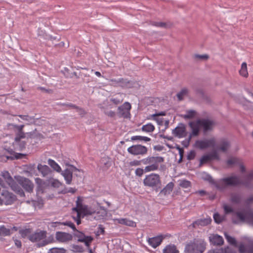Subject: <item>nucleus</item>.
<instances>
[{
  "mask_svg": "<svg viewBox=\"0 0 253 253\" xmlns=\"http://www.w3.org/2000/svg\"><path fill=\"white\" fill-rule=\"evenodd\" d=\"M253 180V171H252L244 180H241L239 176L233 175L219 180L216 183V186L221 190L224 189L228 186H235L239 184H242L248 187L250 186V183Z\"/></svg>",
  "mask_w": 253,
  "mask_h": 253,
  "instance_id": "nucleus-1",
  "label": "nucleus"
},
{
  "mask_svg": "<svg viewBox=\"0 0 253 253\" xmlns=\"http://www.w3.org/2000/svg\"><path fill=\"white\" fill-rule=\"evenodd\" d=\"M73 212L76 214V216L73 215V217L79 225L81 223V217L94 214L96 212V210L92 207L84 205L83 198L78 197L76 201V207L73 209Z\"/></svg>",
  "mask_w": 253,
  "mask_h": 253,
  "instance_id": "nucleus-2",
  "label": "nucleus"
},
{
  "mask_svg": "<svg viewBox=\"0 0 253 253\" xmlns=\"http://www.w3.org/2000/svg\"><path fill=\"white\" fill-rule=\"evenodd\" d=\"M66 225L71 228L74 231H75L74 235L78 238V241L80 242L84 243L85 245L87 248H89L90 243L93 241V238L90 236H86L83 232H80L76 230L75 225L71 221H66L62 223L55 222L51 223L52 227H55L57 225Z\"/></svg>",
  "mask_w": 253,
  "mask_h": 253,
  "instance_id": "nucleus-3",
  "label": "nucleus"
},
{
  "mask_svg": "<svg viewBox=\"0 0 253 253\" xmlns=\"http://www.w3.org/2000/svg\"><path fill=\"white\" fill-rule=\"evenodd\" d=\"M164 161V158L160 156H150L141 160L142 164L146 165L145 172L157 170L159 165Z\"/></svg>",
  "mask_w": 253,
  "mask_h": 253,
  "instance_id": "nucleus-4",
  "label": "nucleus"
},
{
  "mask_svg": "<svg viewBox=\"0 0 253 253\" xmlns=\"http://www.w3.org/2000/svg\"><path fill=\"white\" fill-rule=\"evenodd\" d=\"M35 180L37 184L36 191L38 197L36 200H33L31 202L35 208H41L43 204V201L41 197H39V195L44 192L45 189V183L42 179L38 177L36 178ZM27 203H30V202L27 201Z\"/></svg>",
  "mask_w": 253,
  "mask_h": 253,
  "instance_id": "nucleus-5",
  "label": "nucleus"
},
{
  "mask_svg": "<svg viewBox=\"0 0 253 253\" xmlns=\"http://www.w3.org/2000/svg\"><path fill=\"white\" fill-rule=\"evenodd\" d=\"M206 243L202 239H195L187 244L185 253H203L206 249Z\"/></svg>",
  "mask_w": 253,
  "mask_h": 253,
  "instance_id": "nucleus-6",
  "label": "nucleus"
},
{
  "mask_svg": "<svg viewBox=\"0 0 253 253\" xmlns=\"http://www.w3.org/2000/svg\"><path fill=\"white\" fill-rule=\"evenodd\" d=\"M144 186L155 188L161 185L160 176L157 173H151L147 175L143 181Z\"/></svg>",
  "mask_w": 253,
  "mask_h": 253,
  "instance_id": "nucleus-7",
  "label": "nucleus"
},
{
  "mask_svg": "<svg viewBox=\"0 0 253 253\" xmlns=\"http://www.w3.org/2000/svg\"><path fill=\"white\" fill-rule=\"evenodd\" d=\"M46 232L44 231H39L31 234L29 237V240L32 242L38 243V247H42L48 244L46 240Z\"/></svg>",
  "mask_w": 253,
  "mask_h": 253,
  "instance_id": "nucleus-8",
  "label": "nucleus"
},
{
  "mask_svg": "<svg viewBox=\"0 0 253 253\" xmlns=\"http://www.w3.org/2000/svg\"><path fill=\"white\" fill-rule=\"evenodd\" d=\"M217 140L215 137H211L208 139H203L197 140L194 146L200 149H205L209 147L214 148Z\"/></svg>",
  "mask_w": 253,
  "mask_h": 253,
  "instance_id": "nucleus-9",
  "label": "nucleus"
},
{
  "mask_svg": "<svg viewBox=\"0 0 253 253\" xmlns=\"http://www.w3.org/2000/svg\"><path fill=\"white\" fill-rule=\"evenodd\" d=\"M25 141L18 140L17 142L15 139L12 145L9 146L5 145L3 146V149L9 154H12L15 151H22L25 148Z\"/></svg>",
  "mask_w": 253,
  "mask_h": 253,
  "instance_id": "nucleus-10",
  "label": "nucleus"
},
{
  "mask_svg": "<svg viewBox=\"0 0 253 253\" xmlns=\"http://www.w3.org/2000/svg\"><path fill=\"white\" fill-rule=\"evenodd\" d=\"M127 152L133 155H144L147 154V148L141 145H134L127 149Z\"/></svg>",
  "mask_w": 253,
  "mask_h": 253,
  "instance_id": "nucleus-11",
  "label": "nucleus"
},
{
  "mask_svg": "<svg viewBox=\"0 0 253 253\" xmlns=\"http://www.w3.org/2000/svg\"><path fill=\"white\" fill-rule=\"evenodd\" d=\"M236 216L239 221L247 222L253 226V212L250 211L248 212H238Z\"/></svg>",
  "mask_w": 253,
  "mask_h": 253,
  "instance_id": "nucleus-12",
  "label": "nucleus"
},
{
  "mask_svg": "<svg viewBox=\"0 0 253 253\" xmlns=\"http://www.w3.org/2000/svg\"><path fill=\"white\" fill-rule=\"evenodd\" d=\"M77 169L73 166H70L69 168L61 171V174L63 176L66 184H70L72 181L73 173L77 170Z\"/></svg>",
  "mask_w": 253,
  "mask_h": 253,
  "instance_id": "nucleus-13",
  "label": "nucleus"
},
{
  "mask_svg": "<svg viewBox=\"0 0 253 253\" xmlns=\"http://www.w3.org/2000/svg\"><path fill=\"white\" fill-rule=\"evenodd\" d=\"M17 181L28 192H31L33 190L34 184L33 182L28 178L19 176L16 178Z\"/></svg>",
  "mask_w": 253,
  "mask_h": 253,
  "instance_id": "nucleus-14",
  "label": "nucleus"
},
{
  "mask_svg": "<svg viewBox=\"0 0 253 253\" xmlns=\"http://www.w3.org/2000/svg\"><path fill=\"white\" fill-rule=\"evenodd\" d=\"M219 156L216 150H213L208 154L203 156L200 161V166L212 160H219Z\"/></svg>",
  "mask_w": 253,
  "mask_h": 253,
  "instance_id": "nucleus-15",
  "label": "nucleus"
},
{
  "mask_svg": "<svg viewBox=\"0 0 253 253\" xmlns=\"http://www.w3.org/2000/svg\"><path fill=\"white\" fill-rule=\"evenodd\" d=\"M189 125L191 128V133L189 135V139L190 140L192 136H196L198 135L201 126L200 124V120L196 121L191 122L189 123Z\"/></svg>",
  "mask_w": 253,
  "mask_h": 253,
  "instance_id": "nucleus-16",
  "label": "nucleus"
},
{
  "mask_svg": "<svg viewBox=\"0 0 253 253\" xmlns=\"http://www.w3.org/2000/svg\"><path fill=\"white\" fill-rule=\"evenodd\" d=\"M172 134L178 138L184 137L186 135L185 126L183 124H179L177 127L172 130Z\"/></svg>",
  "mask_w": 253,
  "mask_h": 253,
  "instance_id": "nucleus-17",
  "label": "nucleus"
},
{
  "mask_svg": "<svg viewBox=\"0 0 253 253\" xmlns=\"http://www.w3.org/2000/svg\"><path fill=\"white\" fill-rule=\"evenodd\" d=\"M56 240L60 243H66L72 239V235L69 233L63 232H57L55 234Z\"/></svg>",
  "mask_w": 253,
  "mask_h": 253,
  "instance_id": "nucleus-18",
  "label": "nucleus"
},
{
  "mask_svg": "<svg viewBox=\"0 0 253 253\" xmlns=\"http://www.w3.org/2000/svg\"><path fill=\"white\" fill-rule=\"evenodd\" d=\"M131 109V105L129 103L126 102L123 105L118 107V113L124 117H127L129 115Z\"/></svg>",
  "mask_w": 253,
  "mask_h": 253,
  "instance_id": "nucleus-19",
  "label": "nucleus"
},
{
  "mask_svg": "<svg viewBox=\"0 0 253 253\" xmlns=\"http://www.w3.org/2000/svg\"><path fill=\"white\" fill-rule=\"evenodd\" d=\"M218 142V146L217 147V150H219L223 152H225L230 147L229 141L225 138H222L219 141L216 142Z\"/></svg>",
  "mask_w": 253,
  "mask_h": 253,
  "instance_id": "nucleus-20",
  "label": "nucleus"
},
{
  "mask_svg": "<svg viewBox=\"0 0 253 253\" xmlns=\"http://www.w3.org/2000/svg\"><path fill=\"white\" fill-rule=\"evenodd\" d=\"M209 240L211 243L216 246H221L224 243L223 238L217 234L211 235L209 237Z\"/></svg>",
  "mask_w": 253,
  "mask_h": 253,
  "instance_id": "nucleus-21",
  "label": "nucleus"
},
{
  "mask_svg": "<svg viewBox=\"0 0 253 253\" xmlns=\"http://www.w3.org/2000/svg\"><path fill=\"white\" fill-rule=\"evenodd\" d=\"M2 198L4 203L6 205H10L16 199L15 195L7 191H4L2 194Z\"/></svg>",
  "mask_w": 253,
  "mask_h": 253,
  "instance_id": "nucleus-22",
  "label": "nucleus"
},
{
  "mask_svg": "<svg viewBox=\"0 0 253 253\" xmlns=\"http://www.w3.org/2000/svg\"><path fill=\"white\" fill-rule=\"evenodd\" d=\"M164 239L162 235L158 236L157 237L149 238L148 240L149 244L154 248H156L159 246Z\"/></svg>",
  "mask_w": 253,
  "mask_h": 253,
  "instance_id": "nucleus-23",
  "label": "nucleus"
},
{
  "mask_svg": "<svg viewBox=\"0 0 253 253\" xmlns=\"http://www.w3.org/2000/svg\"><path fill=\"white\" fill-rule=\"evenodd\" d=\"M200 124L205 132L211 130L213 126V123L209 120H200Z\"/></svg>",
  "mask_w": 253,
  "mask_h": 253,
  "instance_id": "nucleus-24",
  "label": "nucleus"
},
{
  "mask_svg": "<svg viewBox=\"0 0 253 253\" xmlns=\"http://www.w3.org/2000/svg\"><path fill=\"white\" fill-rule=\"evenodd\" d=\"M17 228L15 227H6L4 225L0 226V236H6L10 235L13 231H16Z\"/></svg>",
  "mask_w": 253,
  "mask_h": 253,
  "instance_id": "nucleus-25",
  "label": "nucleus"
},
{
  "mask_svg": "<svg viewBox=\"0 0 253 253\" xmlns=\"http://www.w3.org/2000/svg\"><path fill=\"white\" fill-rule=\"evenodd\" d=\"M113 220L114 223L116 224L119 223L131 227H134L136 226V223L134 221L129 220L127 218H115L113 219Z\"/></svg>",
  "mask_w": 253,
  "mask_h": 253,
  "instance_id": "nucleus-26",
  "label": "nucleus"
},
{
  "mask_svg": "<svg viewBox=\"0 0 253 253\" xmlns=\"http://www.w3.org/2000/svg\"><path fill=\"white\" fill-rule=\"evenodd\" d=\"M37 169L43 177L47 176L51 172V170L48 166L42 165L41 164L38 165Z\"/></svg>",
  "mask_w": 253,
  "mask_h": 253,
  "instance_id": "nucleus-27",
  "label": "nucleus"
},
{
  "mask_svg": "<svg viewBox=\"0 0 253 253\" xmlns=\"http://www.w3.org/2000/svg\"><path fill=\"white\" fill-rule=\"evenodd\" d=\"M95 210H96V212L95 213H96L97 215L96 216H95V218L97 220L104 218L107 213V210L104 207L101 206H98V207L96 209H95Z\"/></svg>",
  "mask_w": 253,
  "mask_h": 253,
  "instance_id": "nucleus-28",
  "label": "nucleus"
},
{
  "mask_svg": "<svg viewBox=\"0 0 253 253\" xmlns=\"http://www.w3.org/2000/svg\"><path fill=\"white\" fill-rule=\"evenodd\" d=\"M174 187L173 182H169L160 192V194L165 196L169 195L172 192Z\"/></svg>",
  "mask_w": 253,
  "mask_h": 253,
  "instance_id": "nucleus-29",
  "label": "nucleus"
},
{
  "mask_svg": "<svg viewBox=\"0 0 253 253\" xmlns=\"http://www.w3.org/2000/svg\"><path fill=\"white\" fill-rule=\"evenodd\" d=\"M8 184L13 191L19 193L21 196L24 195L23 191L13 179L11 182H9Z\"/></svg>",
  "mask_w": 253,
  "mask_h": 253,
  "instance_id": "nucleus-30",
  "label": "nucleus"
},
{
  "mask_svg": "<svg viewBox=\"0 0 253 253\" xmlns=\"http://www.w3.org/2000/svg\"><path fill=\"white\" fill-rule=\"evenodd\" d=\"M33 135V132H32L27 133H24L23 131L18 132L15 139L17 142L18 140H21V139L23 138H31L32 137Z\"/></svg>",
  "mask_w": 253,
  "mask_h": 253,
  "instance_id": "nucleus-31",
  "label": "nucleus"
},
{
  "mask_svg": "<svg viewBox=\"0 0 253 253\" xmlns=\"http://www.w3.org/2000/svg\"><path fill=\"white\" fill-rule=\"evenodd\" d=\"M163 253H179V251L177 249L176 247L174 245H167L163 249Z\"/></svg>",
  "mask_w": 253,
  "mask_h": 253,
  "instance_id": "nucleus-32",
  "label": "nucleus"
},
{
  "mask_svg": "<svg viewBox=\"0 0 253 253\" xmlns=\"http://www.w3.org/2000/svg\"><path fill=\"white\" fill-rule=\"evenodd\" d=\"M251 247H245L243 244H241L239 247V252L241 253H253V241L251 243Z\"/></svg>",
  "mask_w": 253,
  "mask_h": 253,
  "instance_id": "nucleus-33",
  "label": "nucleus"
},
{
  "mask_svg": "<svg viewBox=\"0 0 253 253\" xmlns=\"http://www.w3.org/2000/svg\"><path fill=\"white\" fill-rule=\"evenodd\" d=\"M48 164L55 171L58 172H61L62 170L60 166L54 160L49 159L48 160Z\"/></svg>",
  "mask_w": 253,
  "mask_h": 253,
  "instance_id": "nucleus-34",
  "label": "nucleus"
},
{
  "mask_svg": "<svg viewBox=\"0 0 253 253\" xmlns=\"http://www.w3.org/2000/svg\"><path fill=\"white\" fill-rule=\"evenodd\" d=\"M211 221V218H206L198 220L193 223V226L195 227L196 225L206 226L209 224Z\"/></svg>",
  "mask_w": 253,
  "mask_h": 253,
  "instance_id": "nucleus-35",
  "label": "nucleus"
},
{
  "mask_svg": "<svg viewBox=\"0 0 253 253\" xmlns=\"http://www.w3.org/2000/svg\"><path fill=\"white\" fill-rule=\"evenodd\" d=\"M47 181L52 187L56 188L60 187L62 185V183L59 180L54 178H49Z\"/></svg>",
  "mask_w": 253,
  "mask_h": 253,
  "instance_id": "nucleus-36",
  "label": "nucleus"
},
{
  "mask_svg": "<svg viewBox=\"0 0 253 253\" xmlns=\"http://www.w3.org/2000/svg\"><path fill=\"white\" fill-rule=\"evenodd\" d=\"M240 75L244 77H247L248 76V72L247 70V64L246 62L242 63L241 69L239 71Z\"/></svg>",
  "mask_w": 253,
  "mask_h": 253,
  "instance_id": "nucleus-37",
  "label": "nucleus"
},
{
  "mask_svg": "<svg viewBox=\"0 0 253 253\" xmlns=\"http://www.w3.org/2000/svg\"><path fill=\"white\" fill-rule=\"evenodd\" d=\"M196 112L193 110H189L186 111V113L182 116L185 119H193L195 117Z\"/></svg>",
  "mask_w": 253,
  "mask_h": 253,
  "instance_id": "nucleus-38",
  "label": "nucleus"
},
{
  "mask_svg": "<svg viewBox=\"0 0 253 253\" xmlns=\"http://www.w3.org/2000/svg\"><path fill=\"white\" fill-rule=\"evenodd\" d=\"M241 196L238 194H232L230 196V202L233 204H237L241 202Z\"/></svg>",
  "mask_w": 253,
  "mask_h": 253,
  "instance_id": "nucleus-39",
  "label": "nucleus"
},
{
  "mask_svg": "<svg viewBox=\"0 0 253 253\" xmlns=\"http://www.w3.org/2000/svg\"><path fill=\"white\" fill-rule=\"evenodd\" d=\"M141 129L143 131L151 132L154 131L155 127L152 124L148 123L145 125L143 126Z\"/></svg>",
  "mask_w": 253,
  "mask_h": 253,
  "instance_id": "nucleus-40",
  "label": "nucleus"
},
{
  "mask_svg": "<svg viewBox=\"0 0 253 253\" xmlns=\"http://www.w3.org/2000/svg\"><path fill=\"white\" fill-rule=\"evenodd\" d=\"M179 186L183 188H188L191 187V182L186 179H180L178 181Z\"/></svg>",
  "mask_w": 253,
  "mask_h": 253,
  "instance_id": "nucleus-41",
  "label": "nucleus"
},
{
  "mask_svg": "<svg viewBox=\"0 0 253 253\" xmlns=\"http://www.w3.org/2000/svg\"><path fill=\"white\" fill-rule=\"evenodd\" d=\"M123 99V95L120 94L117 96L112 98L111 101L115 104L117 105L122 102Z\"/></svg>",
  "mask_w": 253,
  "mask_h": 253,
  "instance_id": "nucleus-42",
  "label": "nucleus"
},
{
  "mask_svg": "<svg viewBox=\"0 0 253 253\" xmlns=\"http://www.w3.org/2000/svg\"><path fill=\"white\" fill-rule=\"evenodd\" d=\"M131 140H140L145 142L150 141L151 139L146 136H142L139 135L133 136L131 137Z\"/></svg>",
  "mask_w": 253,
  "mask_h": 253,
  "instance_id": "nucleus-43",
  "label": "nucleus"
},
{
  "mask_svg": "<svg viewBox=\"0 0 253 253\" xmlns=\"http://www.w3.org/2000/svg\"><path fill=\"white\" fill-rule=\"evenodd\" d=\"M224 235L226 239L229 244L237 247V242L234 238L229 236L227 233H225Z\"/></svg>",
  "mask_w": 253,
  "mask_h": 253,
  "instance_id": "nucleus-44",
  "label": "nucleus"
},
{
  "mask_svg": "<svg viewBox=\"0 0 253 253\" xmlns=\"http://www.w3.org/2000/svg\"><path fill=\"white\" fill-rule=\"evenodd\" d=\"M188 93V90L186 88H182L181 91L177 94V98L179 100H182L183 97L187 95Z\"/></svg>",
  "mask_w": 253,
  "mask_h": 253,
  "instance_id": "nucleus-45",
  "label": "nucleus"
},
{
  "mask_svg": "<svg viewBox=\"0 0 253 253\" xmlns=\"http://www.w3.org/2000/svg\"><path fill=\"white\" fill-rule=\"evenodd\" d=\"M1 175L4 178V180L8 184L9 182H11L13 178L10 175L8 171H3L1 173Z\"/></svg>",
  "mask_w": 253,
  "mask_h": 253,
  "instance_id": "nucleus-46",
  "label": "nucleus"
},
{
  "mask_svg": "<svg viewBox=\"0 0 253 253\" xmlns=\"http://www.w3.org/2000/svg\"><path fill=\"white\" fill-rule=\"evenodd\" d=\"M66 250L63 248H53L50 249L48 253H65Z\"/></svg>",
  "mask_w": 253,
  "mask_h": 253,
  "instance_id": "nucleus-47",
  "label": "nucleus"
},
{
  "mask_svg": "<svg viewBox=\"0 0 253 253\" xmlns=\"http://www.w3.org/2000/svg\"><path fill=\"white\" fill-rule=\"evenodd\" d=\"M213 218L216 223H220L224 220V217L221 216L218 213H215L213 215Z\"/></svg>",
  "mask_w": 253,
  "mask_h": 253,
  "instance_id": "nucleus-48",
  "label": "nucleus"
},
{
  "mask_svg": "<svg viewBox=\"0 0 253 253\" xmlns=\"http://www.w3.org/2000/svg\"><path fill=\"white\" fill-rule=\"evenodd\" d=\"M223 208L225 214L232 213L234 211L232 207L231 206L228 205L227 204H224L223 205Z\"/></svg>",
  "mask_w": 253,
  "mask_h": 253,
  "instance_id": "nucleus-49",
  "label": "nucleus"
},
{
  "mask_svg": "<svg viewBox=\"0 0 253 253\" xmlns=\"http://www.w3.org/2000/svg\"><path fill=\"white\" fill-rule=\"evenodd\" d=\"M22 120L28 121L29 123H34V118L27 115H19V116Z\"/></svg>",
  "mask_w": 253,
  "mask_h": 253,
  "instance_id": "nucleus-50",
  "label": "nucleus"
},
{
  "mask_svg": "<svg viewBox=\"0 0 253 253\" xmlns=\"http://www.w3.org/2000/svg\"><path fill=\"white\" fill-rule=\"evenodd\" d=\"M151 119L156 121L159 125H162L163 123V119L159 118L157 115L153 114L150 116Z\"/></svg>",
  "mask_w": 253,
  "mask_h": 253,
  "instance_id": "nucleus-51",
  "label": "nucleus"
},
{
  "mask_svg": "<svg viewBox=\"0 0 253 253\" xmlns=\"http://www.w3.org/2000/svg\"><path fill=\"white\" fill-rule=\"evenodd\" d=\"M72 250L73 252L76 253H81L83 251V248L79 245H73Z\"/></svg>",
  "mask_w": 253,
  "mask_h": 253,
  "instance_id": "nucleus-52",
  "label": "nucleus"
},
{
  "mask_svg": "<svg viewBox=\"0 0 253 253\" xmlns=\"http://www.w3.org/2000/svg\"><path fill=\"white\" fill-rule=\"evenodd\" d=\"M144 172L146 173L145 168L144 169L141 168H137L135 171V174L138 176H142Z\"/></svg>",
  "mask_w": 253,
  "mask_h": 253,
  "instance_id": "nucleus-53",
  "label": "nucleus"
},
{
  "mask_svg": "<svg viewBox=\"0 0 253 253\" xmlns=\"http://www.w3.org/2000/svg\"><path fill=\"white\" fill-rule=\"evenodd\" d=\"M195 57L201 60H206L209 58V56L207 54L196 55Z\"/></svg>",
  "mask_w": 253,
  "mask_h": 253,
  "instance_id": "nucleus-54",
  "label": "nucleus"
},
{
  "mask_svg": "<svg viewBox=\"0 0 253 253\" xmlns=\"http://www.w3.org/2000/svg\"><path fill=\"white\" fill-rule=\"evenodd\" d=\"M223 253H236V252L232 248L227 247L223 250Z\"/></svg>",
  "mask_w": 253,
  "mask_h": 253,
  "instance_id": "nucleus-55",
  "label": "nucleus"
},
{
  "mask_svg": "<svg viewBox=\"0 0 253 253\" xmlns=\"http://www.w3.org/2000/svg\"><path fill=\"white\" fill-rule=\"evenodd\" d=\"M196 156V153L194 151H191L187 155V159L189 160L194 159Z\"/></svg>",
  "mask_w": 253,
  "mask_h": 253,
  "instance_id": "nucleus-56",
  "label": "nucleus"
},
{
  "mask_svg": "<svg viewBox=\"0 0 253 253\" xmlns=\"http://www.w3.org/2000/svg\"><path fill=\"white\" fill-rule=\"evenodd\" d=\"M141 163V161H138V160H134L129 163V165L130 166H138L140 165Z\"/></svg>",
  "mask_w": 253,
  "mask_h": 253,
  "instance_id": "nucleus-57",
  "label": "nucleus"
},
{
  "mask_svg": "<svg viewBox=\"0 0 253 253\" xmlns=\"http://www.w3.org/2000/svg\"><path fill=\"white\" fill-rule=\"evenodd\" d=\"M237 161V159L235 158H231L227 161V164L228 165H232L235 163H236Z\"/></svg>",
  "mask_w": 253,
  "mask_h": 253,
  "instance_id": "nucleus-58",
  "label": "nucleus"
},
{
  "mask_svg": "<svg viewBox=\"0 0 253 253\" xmlns=\"http://www.w3.org/2000/svg\"><path fill=\"white\" fill-rule=\"evenodd\" d=\"M246 203L247 205L253 203V195L248 198L246 200Z\"/></svg>",
  "mask_w": 253,
  "mask_h": 253,
  "instance_id": "nucleus-59",
  "label": "nucleus"
},
{
  "mask_svg": "<svg viewBox=\"0 0 253 253\" xmlns=\"http://www.w3.org/2000/svg\"><path fill=\"white\" fill-rule=\"evenodd\" d=\"M203 178L205 179V180L211 181V177L206 173H203Z\"/></svg>",
  "mask_w": 253,
  "mask_h": 253,
  "instance_id": "nucleus-60",
  "label": "nucleus"
},
{
  "mask_svg": "<svg viewBox=\"0 0 253 253\" xmlns=\"http://www.w3.org/2000/svg\"><path fill=\"white\" fill-rule=\"evenodd\" d=\"M208 253H223V249L212 250L209 252Z\"/></svg>",
  "mask_w": 253,
  "mask_h": 253,
  "instance_id": "nucleus-61",
  "label": "nucleus"
},
{
  "mask_svg": "<svg viewBox=\"0 0 253 253\" xmlns=\"http://www.w3.org/2000/svg\"><path fill=\"white\" fill-rule=\"evenodd\" d=\"M154 25L157 27H163L165 26V24L162 22H155L153 24Z\"/></svg>",
  "mask_w": 253,
  "mask_h": 253,
  "instance_id": "nucleus-62",
  "label": "nucleus"
},
{
  "mask_svg": "<svg viewBox=\"0 0 253 253\" xmlns=\"http://www.w3.org/2000/svg\"><path fill=\"white\" fill-rule=\"evenodd\" d=\"M24 125H15V127L18 129V132L23 131V128L24 127Z\"/></svg>",
  "mask_w": 253,
  "mask_h": 253,
  "instance_id": "nucleus-63",
  "label": "nucleus"
},
{
  "mask_svg": "<svg viewBox=\"0 0 253 253\" xmlns=\"http://www.w3.org/2000/svg\"><path fill=\"white\" fill-rule=\"evenodd\" d=\"M14 243L15 246H16L18 248H20L21 246V242L20 241L18 240H15L14 241Z\"/></svg>",
  "mask_w": 253,
  "mask_h": 253,
  "instance_id": "nucleus-64",
  "label": "nucleus"
}]
</instances>
